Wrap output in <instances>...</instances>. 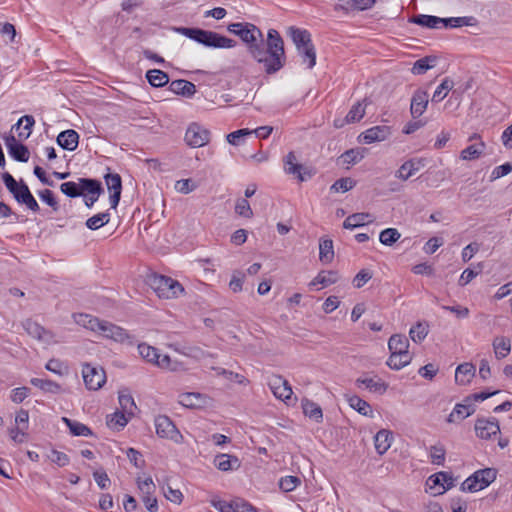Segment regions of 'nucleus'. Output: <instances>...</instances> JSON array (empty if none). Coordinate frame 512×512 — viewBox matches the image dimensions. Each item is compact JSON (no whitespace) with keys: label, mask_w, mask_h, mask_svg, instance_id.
<instances>
[{"label":"nucleus","mask_w":512,"mask_h":512,"mask_svg":"<svg viewBox=\"0 0 512 512\" xmlns=\"http://www.w3.org/2000/svg\"><path fill=\"white\" fill-rule=\"evenodd\" d=\"M227 30L240 37L246 44L249 54L263 65L267 74H274L284 67L286 63L284 41L276 29L268 30L266 47L262 31L252 23H231L227 26Z\"/></svg>","instance_id":"obj_1"},{"label":"nucleus","mask_w":512,"mask_h":512,"mask_svg":"<svg viewBox=\"0 0 512 512\" xmlns=\"http://www.w3.org/2000/svg\"><path fill=\"white\" fill-rule=\"evenodd\" d=\"M174 30L178 34L183 35L207 48L229 49L234 48L237 45V42L234 39L228 38L211 30L196 27H176Z\"/></svg>","instance_id":"obj_2"},{"label":"nucleus","mask_w":512,"mask_h":512,"mask_svg":"<svg viewBox=\"0 0 512 512\" xmlns=\"http://www.w3.org/2000/svg\"><path fill=\"white\" fill-rule=\"evenodd\" d=\"M289 35L296 46L302 63L306 64L308 69H312L316 65V49L310 32L292 26L289 28Z\"/></svg>","instance_id":"obj_3"},{"label":"nucleus","mask_w":512,"mask_h":512,"mask_svg":"<svg viewBox=\"0 0 512 512\" xmlns=\"http://www.w3.org/2000/svg\"><path fill=\"white\" fill-rule=\"evenodd\" d=\"M150 286L159 298L171 299L184 292V288L177 280L164 275H153L150 278Z\"/></svg>","instance_id":"obj_4"},{"label":"nucleus","mask_w":512,"mask_h":512,"mask_svg":"<svg viewBox=\"0 0 512 512\" xmlns=\"http://www.w3.org/2000/svg\"><path fill=\"white\" fill-rule=\"evenodd\" d=\"M497 471L493 468H484L475 471L462 484L463 492H477L488 487L496 479Z\"/></svg>","instance_id":"obj_5"},{"label":"nucleus","mask_w":512,"mask_h":512,"mask_svg":"<svg viewBox=\"0 0 512 512\" xmlns=\"http://www.w3.org/2000/svg\"><path fill=\"white\" fill-rule=\"evenodd\" d=\"M96 333L119 343H128L132 345L135 342L134 336L130 335L124 328L106 320H101L99 329H97Z\"/></svg>","instance_id":"obj_6"},{"label":"nucleus","mask_w":512,"mask_h":512,"mask_svg":"<svg viewBox=\"0 0 512 512\" xmlns=\"http://www.w3.org/2000/svg\"><path fill=\"white\" fill-rule=\"evenodd\" d=\"M156 434L161 438H166L180 443L183 440V436L177 429L173 421L166 415H158L154 420Z\"/></svg>","instance_id":"obj_7"},{"label":"nucleus","mask_w":512,"mask_h":512,"mask_svg":"<svg viewBox=\"0 0 512 512\" xmlns=\"http://www.w3.org/2000/svg\"><path fill=\"white\" fill-rule=\"evenodd\" d=\"M82 376L85 386L89 390H98L106 382V374L102 367L93 366L89 363L83 364Z\"/></svg>","instance_id":"obj_8"},{"label":"nucleus","mask_w":512,"mask_h":512,"mask_svg":"<svg viewBox=\"0 0 512 512\" xmlns=\"http://www.w3.org/2000/svg\"><path fill=\"white\" fill-rule=\"evenodd\" d=\"M209 137V130L197 123H192L185 133L186 143L193 148H199L206 145L209 142Z\"/></svg>","instance_id":"obj_9"},{"label":"nucleus","mask_w":512,"mask_h":512,"mask_svg":"<svg viewBox=\"0 0 512 512\" xmlns=\"http://www.w3.org/2000/svg\"><path fill=\"white\" fill-rule=\"evenodd\" d=\"M274 396L283 401L289 400L293 394L289 382L280 375H271L267 382Z\"/></svg>","instance_id":"obj_10"},{"label":"nucleus","mask_w":512,"mask_h":512,"mask_svg":"<svg viewBox=\"0 0 512 512\" xmlns=\"http://www.w3.org/2000/svg\"><path fill=\"white\" fill-rule=\"evenodd\" d=\"M5 145L9 155L18 162H27L30 157L29 149L26 145L17 141L14 135L4 136Z\"/></svg>","instance_id":"obj_11"},{"label":"nucleus","mask_w":512,"mask_h":512,"mask_svg":"<svg viewBox=\"0 0 512 512\" xmlns=\"http://www.w3.org/2000/svg\"><path fill=\"white\" fill-rule=\"evenodd\" d=\"M105 184L110 192V204L116 209L119 204L122 192V178L118 173H107L104 175Z\"/></svg>","instance_id":"obj_12"},{"label":"nucleus","mask_w":512,"mask_h":512,"mask_svg":"<svg viewBox=\"0 0 512 512\" xmlns=\"http://www.w3.org/2000/svg\"><path fill=\"white\" fill-rule=\"evenodd\" d=\"M1 178L7 190L20 204V202L23 201L21 200V196L23 197V195H28V192H30L28 185L23 180H20L19 182L16 181L15 178L9 172L2 173Z\"/></svg>","instance_id":"obj_13"},{"label":"nucleus","mask_w":512,"mask_h":512,"mask_svg":"<svg viewBox=\"0 0 512 512\" xmlns=\"http://www.w3.org/2000/svg\"><path fill=\"white\" fill-rule=\"evenodd\" d=\"M82 189L87 192L84 202L88 208H91L98 200L99 196L104 192L102 183L93 178H81Z\"/></svg>","instance_id":"obj_14"},{"label":"nucleus","mask_w":512,"mask_h":512,"mask_svg":"<svg viewBox=\"0 0 512 512\" xmlns=\"http://www.w3.org/2000/svg\"><path fill=\"white\" fill-rule=\"evenodd\" d=\"M429 94L424 89H417L411 98L410 113L414 119L420 117L427 109Z\"/></svg>","instance_id":"obj_15"},{"label":"nucleus","mask_w":512,"mask_h":512,"mask_svg":"<svg viewBox=\"0 0 512 512\" xmlns=\"http://www.w3.org/2000/svg\"><path fill=\"white\" fill-rule=\"evenodd\" d=\"M426 484L430 489H434L436 486H439L441 490L437 493L443 494L454 486V478L451 473L441 471L429 476Z\"/></svg>","instance_id":"obj_16"},{"label":"nucleus","mask_w":512,"mask_h":512,"mask_svg":"<svg viewBox=\"0 0 512 512\" xmlns=\"http://www.w3.org/2000/svg\"><path fill=\"white\" fill-rule=\"evenodd\" d=\"M475 411L474 404L471 402V398L467 397L463 403L456 404L452 412L447 418L449 423H459L465 418L469 417Z\"/></svg>","instance_id":"obj_17"},{"label":"nucleus","mask_w":512,"mask_h":512,"mask_svg":"<svg viewBox=\"0 0 512 512\" xmlns=\"http://www.w3.org/2000/svg\"><path fill=\"white\" fill-rule=\"evenodd\" d=\"M424 166L422 159H409L405 161L395 172V177L407 181Z\"/></svg>","instance_id":"obj_18"},{"label":"nucleus","mask_w":512,"mask_h":512,"mask_svg":"<svg viewBox=\"0 0 512 512\" xmlns=\"http://www.w3.org/2000/svg\"><path fill=\"white\" fill-rule=\"evenodd\" d=\"M389 134V127L374 126L361 133L359 140L365 144H371L377 141H384Z\"/></svg>","instance_id":"obj_19"},{"label":"nucleus","mask_w":512,"mask_h":512,"mask_svg":"<svg viewBox=\"0 0 512 512\" xmlns=\"http://www.w3.org/2000/svg\"><path fill=\"white\" fill-rule=\"evenodd\" d=\"M356 385L358 387L364 386L366 389H368L372 393H376L379 395H383L389 385L388 383L384 382L382 379L378 377H361L356 379Z\"/></svg>","instance_id":"obj_20"},{"label":"nucleus","mask_w":512,"mask_h":512,"mask_svg":"<svg viewBox=\"0 0 512 512\" xmlns=\"http://www.w3.org/2000/svg\"><path fill=\"white\" fill-rule=\"evenodd\" d=\"M284 164H285V172L288 174L296 175L297 179L300 182H303L306 180L305 174H307L308 177H311V174L309 172H303L304 171L303 165L298 164L296 162V155L292 151H290L285 156Z\"/></svg>","instance_id":"obj_21"},{"label":"nucleus","mask_w":512,"mask_h":512,"mask_svg":"<svg viewBox=\"0 0 512 512\" xmlns=\"http://www.w3.org/2000/svg\"><path fill=\"white\" fill-rule=\"evenodd\" d=\"M57 144L68 151H74L77 149L79 144V134L73 129L62 131L57 136Z\"/></svg>","instance_id":"obj_22"},{"label":"nucleus","mask_w":512,"mask_h":512,"mask_svg":"<svg viewBox=\"0 0 512 512\" xmlns=\"http://www.w3.org/2000/svg\"><path fill=\"white\" fill-rule=\"evenodd\" d=\"M475 431L481 439H489L492 435L500 432V428L496 421L478 419L475 423Z\"/></svg>","instance_id":"obj_23"},{"label":"nucleus","mask_w":512,"mask_h":512,"mask_svg":"<svg viewBox=\"0 0 512 512\" xmlns=\"http://www.w3.org/2000/svg\"><path fill=\"white\" fill-rule=\"evenodd\" d=\"M214 465L220 471H230L240 467V461L237 456L229 454H218L214 458Z\"/></svg>","instance_id":"obj_24"},{"label":"nucleus","mask_w":512,"mask_h":512,"mask_svg":"<svg viewBox=\"0 0 512 512\" xmlns=\"http://www.w3.org/2000/svg\"><path fill=\"white\" fill-rule=\"evenodd\" d=\"M169 90L177 95L191 97L196 93V86L190 81L177 79L169 84Z\"/></svg>","instance_id":"obj_25"},{"label":"nucleus","mask_w":512,"mask_h":512,"mask_svg":"<svg viewBox=\"0 0 512 512\" xmlns=\"http://www.w3.org/2000/svg\"><path fill=\"white\" fill-rule=\"evenodd\" d=\"M393 434L389 430L382 429L374 437L375 449L378 454L383 455L391 446Z\"/></svg>","instance_id":"obj_26"},{"label":"nucleus","mask_w":512,"mask_h":512,"mask_svg":"<svg viewBox=\"0 0 512 512\" xmlns=\"http://www.w3.org/2000/svg\"><path fill=\"white\" fill-rule=\"evenodd\" d=\"M388 348L391 354H404L409 353V341L408 338L401 334H394L388 341Z\"/></svg>","instance_id":"obj_27"},{"label":"nucleus","mask_w":512,"mask_h":512,"mask_svg":"<svg viewBox=\"0 0 512 512\" xmlns=\"http://www.w3.org/2000/svg\"><path fill=\"white\" fill-rule=\"evenodd\" d=\"M475 366L471 363L460 364L455 371V381L460 385H466L475 375Z\"/></svg>","instance_id":"obj_28"},{"label":"nucleus","mask_w":512,"mask_h":512,"mask_svg":"<svg viewBox=\"0 0 512 512\" xmlns=\"http://www.w3.org/2000/svg\"><path fill=\"white\" fill-rule=\"evenodd\" d=\"M301 406H302L303 413L305 416L309 417L310 419H312L318 423L322 421V418H323L322 409L317 403H315L307 398H304L301 402Z\"/></svg>","instance_id":"obj_29"},{"label":"nucleus","mask_w":512,"mask_h":512,"mask_svg":"<svg viewBox=\"0 0 512 512\" xmlns=\"http://www.w3.org/2000/svg\"><path fill=\"white\" fill-rule=\"evenodd\" d=\"M372 222L371 215L369 213H354L349 215L343 222V228L354 229L362 227L365 224Z\"/></svg>","instance_id":"obj_30"},{"label":"nucleus","mask_w":512,"mask_h":512,"mask_svg":"<svg viewBox=\"0 0 512 512\" xmlns=\"http://www.w3.org/2000/svg\"><path fill=\"white\" fill-rule=\"evenodd\" d=\"M62 421L66 424V426L69 428L70 433L73 436H92L93 432L92 430L86 426L85 424L78 422L76 420L69 419L67 417H63Z\"/></svg>","instance_id":"obj_31"},{"label":"nucleus","mask_w":512,"mask_h":512,"mask_svg":"<svg viewBox=\"0 0 512 512\" xmlns=\"http://www.w3.org/2000/svg\"><path fill=\"white\" fill-rule=\"evenodd\" d=\"M409 22L430 29H436L438 25L441 24L442 18L433 15L418 14L410 17Z\"/></svg>","instance_id":"obj_32"},{"label":"nucleus","mask_w":512,"mask_h":512,"mask_svg":"<svg viewBox=\"0 0 512 512\" xmlns=\"http://www.w3.org/2000/svg\"><path fill=\"white\" fill-rule=\"evenodd\" d=\"M334 258L333 241L331 239L321 238L319 241V260L328 264Z\"/></svg>","instance_id":"obj_33"},{"label":"nucleus","mask_w":512,"mask_h":512,"mask_svg":"<svg viewBox=\"0 0 512 512\" xmlns=\"http://www.w3.org/2000/svg\"><path fill=\"white\" fill-rule=\"evenodd\" d=\"M30 383L46 393L59 394L62 392L60 384L49 379L32 378Z\"/></svg>","instance_id":"obj_34"},{"label":"nucleus","mask_w":512,"mask_h":512,"mask_svg":"<svg viewBox=\"0 0 512 512\" xmlns=\"http://www.w3.org/2000/svg\"><path fill=\"white\" fill-rule=\"evenodd\" d=\"M493 348L496 358H505L511 351V341L508 337L498 336L493 340Z\"/></svg>","instance_id":"obj_35"},{"label":"nucleus","mask_w":512,"mask_h":512,"mask_svg":"<svg viewBox=\"0 0 512 512\" xmlns=\"http://www.w3.org/2000/svg\"><path fill=\"white\" fill-rule=\"evenodd\" d=\"M146 79L151 86L156 88L163 87L169 82L168 74L159 69L148 70Z\"/></svg>","instance_id":"obj_36"},{"label":"nucleus","mask_w":512,"mask_h":512,"mask_svg":"<svg viewBox=\"0 0 512 512\" xmlns=\"http://www.w3.org/2000/svg\"><path fill=\"white\" fill-rule=\"evenodd\" d=\"M179 403L190 409L200 408L203 405V396L200 393H184L179 396Z\"/></svg>","instance_id":"obj_37"},{"label":"nucleus","mask_w":512,"mask_h":512,"mask_svg":"<svg viewBox=\"0 0 512 512\" xmlns=\"http://www.w3.org/2000/svg\"><path fill=\"white\" fill-rule=\"evenodd\" d=\"M485 149V143L483 141H479L478 143H474L463 149L460 153V158L462 160H475L478 159Z\"/></svg>","instance_id":"obj_38"},{"label":"nucleus","mask_w":512,"mask_h":512,"mask_svg":"<svg viewBox=\"0 0 512 512\" xmlns=\"http://www.w3.org/2000/svg\"><path fill=\"white\" fill-rule=\"evenodd\" d=\"M23 123H25L23 130L18 134L20 140H26L30 137L32 133V127L35 124V119L32 115H24L17 121V123L12 128L19 129Z\"/></svg>","instance_id":"obj_39"},{"label":"nucleus","mask_w":512,"mask_h":512,"mask_svg":"<svg viewBox=\"0 0 512 512\" xmlns=\"http://www.w3.org/2000/svg\"><path fill=\"white\" fill-rule=\"evenodd\" d=\"M436 62V57L434 56H425L423 58L418 59L411 69V72L414 75H422L426 73L430 68H433Z\"/></svg>","instance_id":"obj_40"},{"label":"nucleus","mask_w":512,"mask_h":512,"mask_svg":"<svg viewBox=\"0 0 512 512\" xmlns=\"http://www.w3.org/2000/svg\"><path fill=\"white\" fill-rule=\"evenodd\" d=\"M75 321L77 324L83 326L84 328L91 330L93 332H97V329H99L101 319L89 314L80 313L78 315H75Z\"/></svg>","instance_id":"obj_41"},{"label":"nucleus","mask_w":512,"mask_h":512,"mask_svg":"<svg viewBox=\"0 0 512 512\" xmlns=\"http://www.w3.org/2000/svg\"><path fill=\"white\" fill-rule=\"evenodd\" d=\"M138 352L140 356L148 363L155 365L158 359L159 350L147 343L138 344Z\"/></svg>","instance_id":"obj_42"},{"label":"nucleus","mask_w":512,"mask_h":512,"mask_svg":"<svg viewBox=\"0 0 512 512\" xmlns=\"http://www.w3.org/2000/svg\"><path fill=\"white\" fill-rule=\"evenodd\" d=\"M350 407L355 409L358 413L364 416H372L373 411L368 402L360 398L359 396H351L348 398Z\"/></svg>","instance_id":"obj_43"},{"label":"nucleus","mask_w":512,"mask_h":512,"mask_svg":"<svg viewBox=\"0 0 512 512\" xmlns=\"http://www.w3.org/2000/svg\"><path fill=\"white\" fill-rule=\"evenodd\" d=\"M78 181V183L73 181L62 183L60 185L61 192L70 198H76L83 195L84 189H82L81 178H79Z\"/></svg>","instance_id":"obj_44"},{"label":"nucleus","mask_w":512,"mask_h":512,"mask_svg":"<svg viewBox=\"0 0 512 512\" xmlns=\"http://www.w3.org/2000/svg\"><path fill=\"white\" fill-rule=\"evenodd\" d=\"M412 360V357L409 353L404 354H391L387 360V365L392 370H400L403 367L407 366Z\"/></svg>","instance_id":"obj_45"},{"label":"nucleus","mask_w":512,"mask_h":512,"mask_svg":"<svg viewBox=\"0 0 512 512\" xmlns=\"http://www.w3.org/2000/svg\"><path fill=\"white\" fill-rule=\"evenodd\" d=\"M429 325L427 322H417L409 331L410 338L415 343H421L428 334Z\"/></svg>","instance_id":"obj_46"},{"label":"nucleus","mask_w":512,"mask_h":512,"mask_svg":"<svg viewBox=\"0 0 512 512\" xmlns=\"http://www.w3.org/2000/svg\"><path fill=\"white\" fill-rule=\"evenodd\" d=\"M110 221V213L103 212L98 213L90 218H88L85 222V225L90 230H97L104 225H106Z\"/></svg>","instance_id":"obj_47"},{"label":"nucleus","mask_w":512,"mask_h":512,"mask_svg":"<svg viewBox=\"0 0 512 512\" xmlns=\"http://www.w3.org/2000/svg\"><path fill=\"white\" fill-rule=\"evenodd\" d=\"M338 280V274L335 271H322L320 272L310 285L321 284L323 287H327L334 284Z\"/></svg>","instance_id":"obj_48"},{"label":"nucleus","mask_w":512,"mask_h":512,"mask_svg":"<svg viewBox=\"0 0 512 512\" xmlns=\"http://www.w3.org/2000/svg\"><path fill=\"white\" fill-rule=\"evenodd\" d=\"M453 87H454V82L451 79H449V78L443 79L441 84L434 91V94L432 96V102L437 103V102L442 101L446 97L447 93L453 89Z\"/></svg>","instance_id":"obj_49"},{"label":"nucleus","mask_w":512,"mask_h":512,"mask_svg":"<svg viewBox=\"0 0 512 512\" xmlns=\"http://www.w3.org/2000/svg\"><path fill=\"white\" fill-rule=\"evenodd\" d=\"M400 237L401 234L396 228H387L380 232L379 241L383 245L392 246Z\"/></svg>","instance_id":"obj_50"},{"label":"nucleus","mask_w":512,"mask_h":512,"mask_svg":"<svg viewBox=\"0 0 512 512\" xmlns=\"http://www.w3.org/2000/svg\"><path fill=\"white\" fill-rule=\"evenodd\" d=\"M473 17H451V18H442L441 24L446 28H458L462 26H471L473 25L472 21Z\"/></svg>","instance_id":"obj_51"},{"label":"nucleus","mask_w":512,"mask_h":512,"mask_svg":"<svg viewBox=\"0 0 512 512\" xmlns=\"http://www.w3.org/2000/svg\"><path fill=\"white\" fill-rule=\"evenodd\" d=\"M365 115V108L361 102L355 103L345 117L346 123H356L360 121Z\"/></svg>","instance_id":"obj_52"},{"label":"nucleus","mask_w":512,"mask_h":512,"mask_svg":"<svg viewBox=\"0 0 512 512\" xmlns=\"http://www.w3.org/2000/svg\"><path fill=\"white\" fill-rule=\"evenodd\" d=\"M355 185L356 182L349 177L340 178L332 184V186L330 187V191L335 193H345L351 190Z\"/></svg>","instance_id":"obj_53"},{"label":"nucleus","mask_w":512,"mask_h":512,"mask_svg":"<svg viewBox=\"0 0 512 512\" xmlns=\"http://www.w3.org/2000/svg\"><path fill=\"white\" fill-rule=\"evenodd\" d=\"M118 398L123 412L133 415L134 410L136 409L133 397L129 393L120 392Z\"/></svg>","instance_id":"obj_54"},{"label":"nucleus","mask_w":512,"mask_h":512,"mask_svg":"<svg viewBox=\"0 0 512 512\" xmlns=\"http://www.w3.org/2000/svg\"><path fill=\"white\" fill-rule=\"evenodd\" d=\"M24 327L29 335L39 340L44 339L45 334L47 333L41 325L30 320L26 321Z\"/></svg>","instance_id":"obj_55"},{"label":"nucleus","mask_w":512,"mask_h":512,"mask_svg":"<svg viewBox=\"0 0 512 512\" xmlns=\"http://www.w3.org/2000/svg\"><path fill=\"white\" fill-rule=\"evenodd\" d=\"M235 212L242 217L252 218L253 211L246 198H239L235 204Z\"/></svg>","instance_id":"obj_56"},{"label":"nucleus","mask_w":512,"mask_h":512,"mask_svg":"<svg viewBox=\"0 0 512 512\" xmlns=\"http://www.w3.org/2000/svg\"><path fill=\"white\" fill-rule=\"evenodd\" d=\"M251 134H252V130H250L248 128H243V129H239V130L229 133L226 136V139L229 144L238 146V145H240V143L244 139V137L249 136Z\"/></svg>","instance_id":"obj_57"},{"label":"nucleus","mask_w":512,"mask_h":512,"mask_svg":"<svg viewBox=\"0 0 512 512\" xmlns=\"http://www.w3.org/2000/svg\"><path fill=\"white\" fill-rule=\"evenodd\" d=\"M128 423V419L126 418L123 412H115L110 416L107 420V425L110 428L120 430Z\"/></svg>","instance_id":"obj_58"},{"label":"nucleus","mask_w":512,"mask_h":512,"mask_svg":"<svg viewBox=\"0 0 512 512\" xmlns=\"http://www.w3.org/2000/svg\"><path fill=\"white\" fill-rule=\"evenodd\" d=\"M446 451L441 445H434L430 447V459L433 464L443 465L445 461Z\"/></svg>","instance_id":"obj_59"},{"label":"nucleus","mask_w":512,"mask_h":512,"mask_svg":"<svg viewBox=\"0 0 512 512\" xmlns=\"http://www.w3.org/2000/svg\"><path fill=\"white\" fill-rule=\"evenodd\" d=\"M38 196L43 202H45L48 206H50L54 211L59 210L60 206H59L58 201L55 198L53 191H51L49 189L40 190V191H38Z\"/></svg>","instance_id":"obj_60"},{"label":"nucleus","mask_w":512,"mask_h":512,"mask_svg":"<svg viewBox=\"0 0 512 512\" xmlns=\"http://www.w3.org/2000/svg\"><path fill=\"white\" fill-rule=\"evenodd\" d=\"M301 480L297 476H285L280 479L279 487L284 492H291L300 485Z\"/></svg>","instance_id":"obj_61"},{"label":"nucleus","mask_w":512,"mask_h":512,"mask_svg":"<svg viewBox=\"0 0 512 512\" xmlns=\"http://www.w3.org/2000/svg\"><path fill=\"white\" fill-rule=\"evenodd\" d=\"M482 267L478 264L477 269L467 268L465 269L458 281L459 286L463 287L470 283L479 273H481Z\"/></svg>","instance_id":"obj_62"},{"label":"nucleus","mask_w":512,"mask_h":512,"mask_svg":"<svg viewBox=\"0 0 512 512\" xmlns=\"http://www.w3.org/2000/svg\"><path fill=\"white\" fill-rule=\"evenodd\" d=\"M363 157H364L363 154L358 149H350V150L345 151L340 156V159H341L342 163H344V164H356Z\"/></svg>","instance_id":"obj_63"},{"label":"nucleus","mask_w":512,"mask_h":512,"mask_svg":"<svg viewBox=\"0 0 512 512\" xmlns=\"http://www.w3.org/2000/svg\"><path fill=\"white\" fill-rule=\"evenodd\" d=\"M48 458L51 460V462L55 463L59 467L67 466L70 462L67 454L55 449L51 451L50 455H48Z\"/></svg>","instance_id":"obj_64"}]
</instances>
